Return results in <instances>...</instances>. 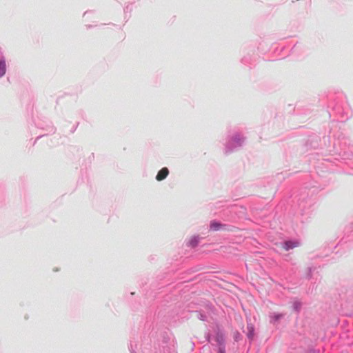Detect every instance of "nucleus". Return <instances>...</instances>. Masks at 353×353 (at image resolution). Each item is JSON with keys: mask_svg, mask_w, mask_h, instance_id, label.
Wrapping results in <instances>:
<instances>
[{"mask_svg": "<svg viewBox=\"0 0 353 353\" xmlns=\"http://www.w3.org/2000/svg\"><path fill=\"white\" fill-rule=\"evenodd\" d=\"M299 245V243L296 241H286L284 243L283 248L285 250H289L290 249H292Z\"/></svg>", "mask_w": 353, "mask_h": 353, "instance_id": "nucleus-3", "label": "nucleus"}, {"mask_svg": "<svg viewBox=\"0 0 353 353\" xmlns=\"http://www.w3.org/2000/svg\"><path fill=\"white\" fill-rule=\"evenodd\" d=\"M248 336L250 338H252V332H250V334H248Z\"/></svg>", "mask_w": 353, "mask_h": 353, "instance_id": "nucleus-6", "label": "nucleus"}, {"mask_svg": "<svg viewBox=\"0 0 353 353\" xmlns=\"http://www.w3.org/2000/svg\"><path fill=\"white\" fill-rule=\"evenodd\" d=\"M6 62L5 61H0V77L5 74L6 73Z\"/></svg>", "mask_w": 353, "mask_h": 353, "instance_id": "nucleus-4", "label": "nucleus"}, {"mask_svg": "<svg viewBox=\"0 0 353 353\" xmlns=\"http://www.w3.org/2000/svg\"><path fill=\"white\" fill-rule=\"evenodd\" d=\"M169 174V170L167 168H163L159 171L156 176L157 181H162L167 177Z\"/></svg>", "mask_w": 353, "mask_h": 353, "instance_id": "nucleus-1", "label": "nucleus"}, {"mask_svg": "<svg viewBox=\"0 0 353 353\" xmlns=\"http://www.w3.org/2000/svg\"><path fill=\"white\" fill-rule=\"evenodd\" d=\"M198 243V240L196 237H194L192 238L190 241V245H192V247H194L197 245Z\"/></svg>", "mask_w": 353, "mask_h": 353, "instance_id": "nucleus-5", "label": "nucleus"}, {"mask_svg": "<svg viewBox=\"0 0 353 353\" xmlns=\"http://www.w3.org/2000/svg\"><path fill=\"white\" fill-rule=\"evenodd\" d=\"M225 225H222L221 223L216 222L215 221H211L210 225V228L212 231H217L219 230L225 229Z\"/></svg>", "mask_w": 353, "mask_h": 353, "instance_id": "nucleus-2", "label": "nucleus"}]
</instances>
